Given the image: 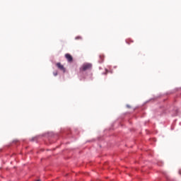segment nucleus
Wrapping results in <instances>:
<instances>
[{"label": "nucleus", "instance_id": "nucleus-1", "mask_svg": "<svg viewBox=\"0 0 181 181\" xmlns=\"http://www.w3.org/2000/svg\"><path fill=\"white\" fill-rule=\"evenodd\" d=\"M91 67H93V65H91V64H83L81 68V70L82 71H86L87 70L91 69Z\"/></svg>", "mask_w": 181, "mask_h": 181}, {"label": "nucleus", "instance_id": "nucleus-2", "mask_svg": "<svg viewBox=\"0 0 181 181\" xmlns=\"http://www.w3.org/2000/svg\"><path fill=\"white\" fill-rule=\"evenodd\" d=\"M56 66L59 70H61V71L66 73V68H64V66H63L60 62L57 63Z\"/></svg>", "mask_w": 181, "mask_h": 181}, {"label": "nucleus", "instance_id": "nucleus-3", "mask_svg": "<svg viewBox=\"0 0 181 181\" xmlns=\"http://www.w3.org/2000/svg\"><path fill=\"white\" fill-rule=\"evenodd\" d=\"M66 59L68 60V62H73V57L70 55V54H65Z\"/></svg>", "mask_w": 181, "mask_h": 181}, {"label": "nucleus", "instance_id": "nucleus-4", "mask_svg": "<svg viewBox=\"0 0 181 181\" xmlns=\"http://www.w3.org/2000/svg\"><path fill=\"white\" fill-rule=\"evenodd\" d=\"M99 59H100L99 63H103V62H104V54H100L99 56Z\"/></svg>", "mask_w": 181, "mask_h": 181}, {"label": "nucleus", "instance_id": "nucleus-5", "mask_svg": "<svg viewBox=\"0 0 181 181\" xmlns=\"http://www.w3.org/2000/svg\"><path fill=\"white\" fill-rule=\"evenodd\" d=\"M78 39H81V37H80V36L76 37V40H78Z\"/></svg>", "mask_w": 181, "mask_h": 181}, {"label": "nucleus", "instance_id": "nucleus-6", "mask_svg": "<svg viewBox=\"0 0 181 181\" xmlns=\"http://www.w3.org/2000/svg\"><path fill=\"white\" fill-rule=\"evenodd\" d=\"M53 74H54V76H57V71L54 72Z\"/></svg>", "mask_w": 181, "mask_h": 181}, {"label": "nucleus", "instance_id": "nucleus-7", "mask_svg": "<svg viewBox=\"0 0 181 181\" xmlns=\"http://www.w3.org/2000/svg\"><path fill=\"white\" fill-rule=\"evenodd\" d=\"M108 74V69H105V74Z\"/></svg>", "mask_w": 181, "mask_h": 181}]
</instances>
